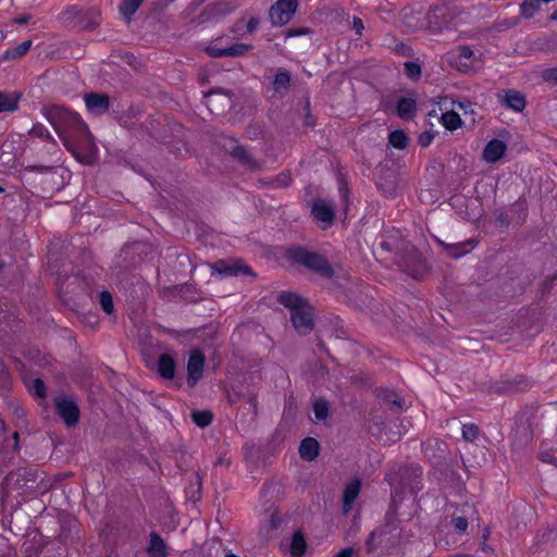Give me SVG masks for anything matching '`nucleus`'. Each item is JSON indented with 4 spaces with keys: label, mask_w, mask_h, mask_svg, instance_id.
Returning <instances> with one entry per match:
<instances>
[{
    "label": "nucleus",
    "mask_w": 557,
    "mask_h": 557,
    "mask_svg": "<svg viewBox=\"0 0 557 557\" xmlns=\"http://www.w3.org/2000/svg\"><path fill=\"white\" fill-rule=\"evenodd\" d=\"M84 101L88 112L96 116L103 115L110 109V98L107 94H85Z\"/></svg>",
    "instance_id": "nucleus-18"
},
{
    "label": "nucleus",
    "mask_w": 557,
    "mask_h": 557,
    "mask_svg": "<svg viewBox=\"0 0 557 557\" xmlns=\"http://www.w3.org/2000/svg\"><path fill=\"white\" fill-rule=\"evenodd\" d=\"M312 33V30L308 27H300V28H289L286 33H285V37L286 38H290V37H296V36H301V35H308Z\"/></svg>",
    "instance_id": "nucleus-61"
},
{
    "label": "nucleus",
    "mask_w": 557,
    "mask_h": 557,
    "mask_svg": "<svg viewBox=\"0 0 557 557\" xmlns=\"http://www.w3.org/2000/svg\"><path fill=\"white\" fill-rule=\"evenodd\" d=\"M506 148L504 141L492 139L486 144L483 150V157L487 162H496L504 156Z\"/></svg>",
    "instance_id": "nucleus-24"
},
{
    "label": "nucleus",
    "mask_w": 557,
    "mask_h": 557,
    "mask_svg": "<svg viewBox=\"0 0 557 557\" xmlns=\"http://www.w3.org/2000/svg\"><path fill=\"white\" fill-rule=\"evenodd\" d=\"M335 557H358V554L352 547L342 549Z\"/></svg>",
    "instance_id": "nucleus-64"
},
{
    "label": "nucleus",
    "mask_w": 557,
    "mask_h": 557,
    "mask_svg": "<svg viewBox=\"0 0 557 557\" xmlns=\"http://www.w3.org/2000/svg\"><path fill=\"white\" fill-rule=\"evenodd\" d=\"M557 425V406H549L541 412L533 411L530 416L522 413L517 424V434L521 436L524 444L533 441L535 431Z\"/></svg>",
    "instance_id": "nucleus-4"
},
{
    "label": "nucleus",
    "mask_w": 557,
    "mask_h": 557,
    "mask_svg": "<svg viewBox=\"0 0 557 557\" xmlns=\"http://www.w3.org/2000/svg\"><path fill=\"white\" fill-rule=\"evenodd\" d=\"M276 301L289 309L290 314L308 304L306 298L294 292H281L276 297Z\"/></svg>",
    "instance_id": "nucleus-20"
},
{
    "label": "nucleus",
    "mask_w": 557,
    "mask_h": 557,
    "mask_svg": "<svg viewBox=\"0 0 557 557\" xmlns=\"http://www.w3.org/2000/svg\"><path fill=\"white\" fill-rule=\"evenodd\" d=\"M457 515L460 517H465V519L469 521H479V511L473 504L463 503L461 505L456 506Z\"/></svg>",
    "instance_id": "nucleus-39"
},
{
    "label": "nucleus",
    "mask_w": 557,
    "mask_h": 557,
    "mask_svg": "<svg viewBox=\"0 0 557 557\" xmlns=\"http://www.w3.org/2000/svg\"><path fill=\"white\" fill-rule=\"evenodd\" d=\"M260 17L259 16H252L249 18V21L246 24V30L248 34H252L258 26L260 25Z\"/></svg>",
    "instance_id": "nucleus-63"
},
{
    "label": "nucleus",
    "mask_w": 557,
    "mask_h": 557,
    "mask_svg": "<svg viewBox=\"0 0 557 557\" xmlns=\"http://www.w3.org/2000/svg\"><path fill=\"white\" fill-rule=\"evenodd\" d=\"M440 245L445 248L449 257L457 259L472 250L474 248L475 242L472 239L456 244H445L440 242Z\"/></svg>",
    "instance_id": "nucleus-27"
},
{
    "label": "nucleus",
    "mask_w": 557,
    "mask_h": 557,
    "mask_svg": "<svg viewBox=\"0 0 557 557\" xmlns=\"http://www.w3.org/2000/svg\"><path fill=\"white\" fill-rule=\"evenodd\" d=\"M191 420L199 428H207L212 423L213 413L211 410H193Z\"/></svg>",
    "instance_id": "nucleus-35"
},
{
    "label": "nucleus",
    "mask_w": 557,
    "mask_h": 557,
    "mask_svg": "<svg viewBox=\"0 0 557 557\" xmlns=\"http://www.w3.org/2000/svg\"><path fill=\"white\" fill-rule=\"evenodd\" d=\"M417 112V101L413 98L401 97L396 104V113L400 119L409 120Z\"/></svg>",
    "instance_id": "nucleus-28"
},
{
    "label": "nucleus",
    "mask_w": 557,
    "mask_h": 557,
    "mask_svg": "<svg viewBox=\"0 0 557 557\" xmlns=\"http://www.w3.org/2000/svg\"><path fill=\"white\" fill-rule=\"evenodd\" d=\"M520 23L519 17H504L494 21L492 29L496 32H506Z\"/></svg>",
    "instance_id": "nucleus-42"
},
{
    "label": "nucleus",
    "mask_w": 557,
    "mask_h": 557,
    "mask_svg": "<svg viewBox=\"0 0 557 557\" xmlns=\"http://www.w3.org/2000/svg\"><path fill=\"white\" fill-rule=\"evenodd\" d=\"M396 262L401 271L413 277L421 280L429 271L425 259L422 253L411 244L408 243Z\"/></svg>",
    "instance_id": "nucleus-5"
},
{
    "label": "nucleus",
    "mask_w": 557,
    "mask_h": 557,
    "mask_svg": "<svg viewBox=\"0 0 557 557\" xmlns=\"http://www.w3.org/2000/svg\"><path fill=\"white\" fill-rule=\"evenodd\" d=\"M375 185L384 195L393 197L395 196L397 188L396 176H376Z\"/></svg>",
    "instance_id": "nucleus-31"
},
{
    "label": "nucleus",
    "mask_w": 557,
    "mask_h": 557,
    "mask_svg": "<svg viewBox=\"0 0 557 557\" xmlns=\"http://www.w3.org/2000/svg\"><path fill=\"white\" fill-rule=\"evenodd\" d=\"M213 8L216 13L226 15L232 13L237 8V4L228 1H221L214 3Z\"/></svg>",
    "instance_id": "nucleus-54"
},
{
    "label": "nucleus",
    "mask_w": 557,
    "mask_h": 557,
    "mask_svg": "<svg viewBox=\"0 0 557 557\" xmlns=\"http://www.w3.org/2000/svg\"><path fill=\"white\" fill-rule=\"evenodd\" d=\"M408 243L399 234H393L381 240L380 247L384 251L394 252L397 259Z\"/></svg>",
    "instance_id": "nucleus-25"
},
{
    "label": "nucleus",
    "mask_w": 557,
    "mask_h": 557,
    "mask_svg": "<svg viewBox=\"0 0 557 557\" xmlns=\"http://www.w3.org/2000/svg\"><path fill=\"white\" fill-rule=\"evenodd\" d=\"M313 412H314L315 419L318 421L325 420L329 417V413H330V405H329V403L325 399H323V398L317 399L313 403Z\"/></svg>",
    "instance_id": "nucleus-43"
},
{
    "label": "nucleus",
    "mask_w": 557,
    "mask_h": 557,
    "mask_svg": "<svg viewBox=\"0 0 557 557\" xmlns=\"http://www.w3.org/2000/svg\"><path fill=\"white\" fill-rule=\"evenodd\" d=\"M379 397H381L386 404L397 407L399 410L403 409L401 401L399 397L393 392V391H382L379 394Z\"/></svg>",
    "instance_id": "nucleus-49"
},
{
    "label": "nucleus",
    "mask_w": 557,
    "mask_h": 557,
    "mask_svg": "<svg viewBox=\"0 0 557 557\" xmlns=\"http://www.w3.org/2000/svg\"><path fill=\"white\" fill-rule=\"evenodd\" d=\"M177 363L173 356L170 354H161L157 361V374L162 380H174L176 374Z\"/></svg>",
    "instance_id": "nucleus-19"
},
{
    "label": "nucleus",
    "mask_w": 557,
    "mask_h": 557,
    "mask_svg": "<svg viewBox=\"0 0 557 557\" xmlns=\"http://www.w3.org/2000/svg\"><path fill=\"white\" fill-rule=\"evenodd\" d=\"M29 392L32 393V395H34L40 399H44L47 397L46 384L39 377H36L33 380L32 384L29 385Z\"/></svg>",
    "instance_id": "nucleus-46"
},
{
    "label": "nucleus",
    "mask_w": 557,
    "mask_h": 557,
    "mask_svg": "<svg viewBox=\"0 0 557 557\" xmlns=\"http://www.w3.org/2000/svg\"><path fill=\"white\" fill-rule=\"evenodd\" d=\"M542 78L548 84L557 85V67L546 69L542 74Z\"/></svg>",
    "instance_id": "nucleus-57"
},
{
    "label": "nucleus",
    "mask_w": 557,
    "mask_h": 557,
    "mask_svg": "<svg viewBox=\"0 0 557 557\" xmlns=\"http://www.w3.org/2000/svg\"><path fill=\"white\" fill-rule=\"evenodd\" d=\"M290 73L284 67H280L272 83L273 90L278 94L286 91L290 86Z\"/></svg>",
    "instance_id": "nucleus-30"
},
{
    "label": "nucleus",
    "mask_w": 557,
    "mask_h": 557,
    "mask_svg": "<svg viewBox=\"0 0 557 557\" xmlns=\"http://www.w3.org/2000/svg\"><path fill=\"white\" fill-rule=\"evenodd\" d=\"M404 72L411 81H419L422 74L421 65L417 62L407 61L404 63Z\"/></svg>",
    "instance_id": "nucleus-44"
},
{
    "label": "nucleus",
    "mask_w": 557,
    "mask_h": 557,
    "mask_svg": "<svg viewBox=\"0 0 557 557\" xmlns=\"http://www.w3.org/2000/svg\"><path fill=\"white\" fill-rule=\"evenodd\" d=\"M284 256L290 264L300 265L323 278H332L335 275L332 264L324 255L304 246L292 245L286 248Z\"/></svg>",
    "instance_id": "nucleus-2"
},
{
    "label": "nucleus",
    "mask_w": 557,
    "mask_h": 557,
    "mask_svg": "<svg viewBox=\"0 0 557 557\" xmlns=\"http://www.w3.org/2000/svg\"><path fill=\"white\" fill-rule=\"evenodd\" d=\"M434 138V135L433 133L429 132V131H424L422 132L419 137H418V144L421 146V147H428L432 140Z\"/></svg>",
    "instance_id": "nucleus-60"
},
{
    "label": "nucleus",
    "mask_w": 557,
    "mask_h": 557,
    "mask_svg": "<svg viewBox=\"0 0 557 557\" xmlns=\"http://www.w3.org/2000/svg\"><path fill=\"white\" fill-rule=\"evenodd\" d=\"M55 412L67 428L75 426L79 421L81 410L77 403L69 396L60 395L54 398Z\"/></svg>",
    "instance_id": "nucleus-9"
},
{
    "label": "nucleus",
    "mask_w": 557,
    "mask_h": 557,
    "mask_svg": "<svg viewBox=\"0 0 557 557\" xmlns=\"http://www.w3.org/2000/svg\"><path fill=\"white\" fill-rule=\"evenodd\" d=\"M422 449L433 468L442 470L448 466L447 444L444 441L437 438L428 440L422 444Z\"/></svg>",
    "instance_id": "nucleus-10"
},
{
    "label": "nucleus",
    "mask_w": 557,
    "mask_h": 557,
    "mask_svg": "<svg viewBox=\"0 0 557 557\" xmlns=\"http://www.w3.org/2000/svg\"><path fill=\"white\" fill-rule=\"evenodd\" d=\"M62 15L64 21L73 26H79V24L83 22L85 17V13L75 5L64 10L62 12Z\"/></svg>",
    "instance_id": "nucleus-36"
},
{
    "label": "nucleus",
    "mask_w": 557,
    "mask_h": 557,
    "mask_svg": "<svg viewBox=\"0 0 557 557\" xmlns=\"http://www.w3.org/2000/svg\"><path fill=\"white\" fill-rule=\"evenodd\" d=\"M360 490V483L357 482L355 485H349L344 492V504L350 505L358 496Z\"/></svg>",
    "instance_id": "nucleus-50"
},
{
    "label": "nucleus",
    "mask_w": 557,
    "mask_h": 557,
    "mask_svg": "<svg viewBox=\"0 0 557 557\" xmlns=\"http://www.w3.org/2000/svg\"><path fill=\"white\" fill-rule=\"evenodd\" d=\"M335 211L336 207L332 201L318 198L311 202V215L323 230L333 225Z\"/></svg>",
    "instance_id": "nucleus-13"
},
{
    "label": "nucleus",
    "mask_w": 557,
    "mask_h": 557,
    "mask_svg": "<svg viewBox=\"0 0 557 557\" xmlns=\"http://www.w3.org/2000/svg\"><path fill=\"white\" fill-rule=\"evenodd\" d=\"M495 393L510 394L519 389L518 385L513 382H502L492 387Z\"/></svg>",
    "instance_id": "nucleus-52"
},
{
    "label": "nucleus",
    "mask_w": 557,
    "mask_h": 557,
    "mask_svg": "<svg viewBox=\"0 0 557 557\" xmlns=\"http://www.w3.org/2000/svg\"><path fill=\"white\" fill-rule=\"evenodd\" d=\"M252 49L250 44H234L230 47H219L215 44L209 45L205 48V52L211 58H224V57H243Z\"/></svg>",
    "instance_id": "nucleus-17"
},
{
    "label": "nucleus",
    "mask_w": 557,
    "mask_h": 557,
    "mask_svg": "<svg viewBox=\"0 0 557 557\" xmlns=\"http://www.w3.org/2000/svg\"><path fill=\"white\" fill-rule=\"evenodd\" d=\"M258 183L262 187L286 188L292 184V176H283L282 178L265 176L260 177Z\"/></svg>",
    "instance_id": "nucleus-33"
},
{
    "label": "nucleus",
    "mask_w": 557,
    "mask_h": 557,
    "mask_svg": "<svg viewBox=\"0 0 557 557\" xmlns=\"http://www.w3.org/2000/svg\"><path fill=\"white\" fill-rule=\"evenodd\" d=\"M149 557H168L169 552L164 540L159 533L152 531L149 534V544L146 548Z\"/></svg>",
    "instance_id": "nucleus-21"
},
{
    "label": "nucleus",
    "mask_w": 557,
    "mask_h": 557,
    "mask_svg": "<svg viewBox=\"0 0 557 557\" xmlns=\"http://www.w3.org/2000/svg\"><path fill=\"white\" fill-rule=\"evenodd\" d=\"M422 469L418 465H406L398 470H389L385 480L393 487L392 498H403L406 492L416 495L421 488Z\"/></svg>",
    "instance_id": "nucleus-3"
},
{
    "label": "nucleus",
    "mask_w": 557,
    "mask_h": 557,
    "mask_svg": "<svg viewBox=\"0 0 557 557\" xmlns=\"http://www.w3.org/2000/svg\"><path fill=\"white\" fill-rule=\"evenodd\" d=\"M21 96L16 91H0V113L17 111Z\"/></svg>",
    "instance_id": "nucleus-26"
},
{
    "label": "nucleus",
    "mask_w": 557,
    "mask_h": 557,
    "mask_svg": "<svg viewBox=\"0 0 557 557\" xmlns=\"http://www.w3.org/2000/svg\"><path fill=\"white\" fill-rule=\"evenodd\" d=\"M395 51L403 57H411L412 55L411 47L404 42L397 44L395 47Z\"/></svg>",
    "instance_id": "nucleus-62"
},
{
    "label": "nucleus",
    "mask_w": 557,
    "mask_h": 557,
    "mask_svg": "<svg viewBox=\"0 0 557 557\" xmlns=\"http://www.w3.org/2000/svg\"><path fill=\"white\" fill-rule=\"evenodd\" d=\"M338 191L342 198V201L345 206H348V197H349V187L348 182L345 176H339L338 178Z\"/></svg>",
    "instance_id": "nucleus-55"
},
{
    "label": "nucleus",
    "mask_w": 557,
    "mask_h": 557,
    "mask_svg": "<svg viewBox=\"0 0 557 557\" xmlns=\"http://www.w3.org/2000/svg\"><path fill=\"white\" fill-rule=\"evenodd\" d=\"M32 45H33L32 40H25V41L18 44L17 46H15L14 48H12L15 58L17 59V58L25 55L28 52V50L30 49Z\"/></svg>",
    "instance_id": "nucleus-56"
},
{
    "label": "nucleus",
    "mask_w": 557,
    "mask_h": 557,
    "mask_svg": "<svg viewBox=\"0 0 557 557\" xmlns=\"http://www.w3.org/2000/svg\"><path fill=\"white\" fill-rule=\"evenodd\" d=\"M539 458L541 461L554 465L557 468V458L554 456L552 450L541 451L539 454Z\"/></svg>",
    "instance_id": "nucleus-59"
},
{
    "label": "nucleus",
    "mask_w": 557,
    "mask_h": 557,
    "mask_svg": "<svg viewBox=\"0 0 557 557\" xmlns=\"http://www.w3.org/2000/svg\"><path fill=\"white\" fill-rule=\"evenodd\" d=\"M13 383L9 368L0 360V389L8 391Z\"/></svg>",
    "instance_id": "nucleus-45"
},
{
    "label": "nucleus",
    "mask_w": 557,
    "mask_h": 557,
    "mask_svg": "<svg viewBox=\"0 0 557 557\" xmlns=\"http://www.w3.org/2000/svg\"><path fill=\"white\" fill-rule=\"evenodd\" d=\"M388 143L396 149H406L408 146V135L403 129H395L389 133Z\"/></svg>",
    "instance_id": "nucleus-37"
},
{
    "label": "nucleus",
    "mask_w": 557,
    "mask_h": 557,
    "mask_svg": "<svg viewBox=\"0 0 557 557\" xmlns=\"http://www.w3.org/2000/svg\"><path fill=\"white\" fill-rule=\"evenodd\" d=\"M212 274H219L223 276H238L239 274L256 276L250 267L245 264L240 259L234 260H218L213 263H209Z\"/></svg>",
    "instance_id": "nucleus-12"
},
{
    "label": "nucleus",
    "mask_w": 557,
    "mask_h": 557,
    "mask_svg": "<svg viewBox=\"0 0 557 557\" xmlns=\"http://www.w3.org/2000/svg\"><path fill=\"white\" fill-rule=\"evenodd\" d=\"M479 426L474 423L462 425V438L467 442H473L479 436Z\"/></svg>",
    "instance_id": "nucleus-48"
},
{
    "label": "nucleus",
    "mask_w": 557,
    "mask_h": 557,
    "mask_svg": "<svg viewBox=\"0 0 557 557\" xmlns=\"http://www.w3.org/2000/svg\"><path fill=\"white\" fill-rule=\"evenodd\" d=\"M451 523L456 532L463 533L468 529L469 520L465 519V517H460L457 512H454L451 516Z\"/></svg>",
    "instance_id": "nucleus-51"
},
{
    "label": "nucleus",
    "mask_w": 557,
    "mask_h": 557,
    "mask_svg": "<svg viewBox=\"0 0 557 557\" xmlns=\"http://www.w3.org/2000/svg\"><path fill=\"white\" fill-rule=\"evenodd\" d=\"M234 92L221 87L203 91L205 104L213 114H223L233 107Z\"/></svg>",
    "instance_id": "nucleus-7"
},
{
    "label": "nucleus",
    "mask_w": 557,
    "mask_h": 557,
    "mask_svg": "<svg viewBox=\"0 0 557 557\" xmlns=\"http://www.w3.org/2000/svg\"><path fill=\"white\" fill-rule=\"evenodd\" d=\"M42 113L62 139L64 146L73 152L76 160L83 164H92L96 160L94 151L81 152L71 144L72 138L90 139V132L81 115L63 106L51 104L42 109Z\"/></svg>",
    "instance_id": "nucleus-1"
},
{
    "label": "nucleus",
    "mask_w": 557,
    "mask_h": 557,
    "mask_svg": "<svg viewBox=\"0 0 557 557\" xmlns=\"http://www.w3.org/2000/svg\"><path fill=\"white\" fill-rule=\"evenodd\" d=\"M528 203L524 198H519L507 208L494 212L496 223L499 227L521 226L528 218Z\"/></svg>",
    "instance_id": "nucleus-6"
},
{
    "label": "nucleus",
    "mask_w": 557,
    "mask_h": 557,
    "mask_svg": "<svg viewBox=\"0 0 557 557\" xmlns=\"http://www.w3.org/2000/svg\"><path fill=\"white\" fill-rule=\"evenodd\" d=\"M441 122L444 125V127L450 132L456 131L462 125V120L460 115L454 110L444 112L441 116Z\"/></svg>",
    "instance_id": "nucleus-34"
},
{
    "label": "nucleus",
    "mask_w": 557,
    "mask_h": 557,
    "mask_svg": "<svg viewBox=\"0 0 557 557\" xmlns=\"http://www.w3.org/2000/svg\"><path fill=\"white\" fill-rule=\"evenodd\" d=\"M288 550L292 557H302L307 550V542L301 531H296L288 544Z\"/></svg>",
    "instance_id": "nucleus-29"
},
{
    "label": "nucleus",
    "mask_w": 557,
    "mask_h": 557,
    "mask_svg": "<svg viewBox=\"0 0 557 557\" xmlns=\"http://www.w3.org/2000/svg\"><path fill=\"white\" fill-rule=\"evenodd\" d=\"M29 134L32 136L38 137V138H46L48 140H53L52 136L48 132V129L45 127V125L40 123H36L33 125L32 129L29 131Z\"/></svg>",
    "instance_id": "nucleus-53"
},
{
    "label": "nucleus",
    "mask_w": 557,
    "mask_h": 557,
    "mask_svg": "<svg viewBox=\"0 0 557 557\" xmlns=\"http://www.w3.org/2000/svg\"><path fill=\"white\" fill-rule=\"evenodd\" d=\"M223 147L234 160L239 162L249 171L260 170L259 162L251 156V153L242 145L237 144V140L233 137L225 138Z\"/></svg>",
    "instance_id": "nucleus-14"
},
{
    "label": "nucleus",
    "mask_w": 557,
    "mask_h": 557,
    "mask_svg": "<svg viewBox=\"0 0 557 557\" xmlns=\"http://www.w3.org/2000/svg\"><path fill=\"white\" fill-rule=\"evenodd\" d=\"M99 302L106 313H112L114 309L112 295L108 290H102L99 294Z\"/></svg>",
    "instance_id": "nucleus-47"
},
{
    "label": "nucleus",
    "mask_w": 557,
    "mask_h": 557,
    "mask_svg": "<svg viewBox=\"0 0 557 557\" xmlns=\"http://www.w3.org/2000/svg\"><path fill=\"white\" fill-rule=\"evenodd\" d=\"M38 471L33 468H20L4 478V485L13 484L16 488L33 491L38 487Z\"/></svg>",
    "instance_id": "nucleus-8"
},
{
    "label": "nucleus",
    "mask_w": 557,
    "mask_h": 557,
    "mask_svg": "<svg viewBox=\"0 0 557 557\" xmlns=\"http://www.w3.org/2000/svg\"><path fill=\"white\" fill-rule=\"evenodd\" d=\"M385 535L384 533H381L379 529L372 531L367 540H366V549L367 553L371 554L374 553L377 547L382 544V536Z\"/></svg>",
    "instance_id": "nucleus-41"
},
{
    "label": "nucleus",
    "mask_w": 557,
    "mask_h": 557,
    "mask_svg": "<svg viewBox=\"0 0 557 557\" xmlns=\"http://www.w3.org/2000/svg\"><path fill=\"white\" fill-rule=\"evenodd\" d=\"M394 502L395 500L393 499L389 510L385 515V523L381 528H379L381 533H384L385 535L391 534L394 531H397L398 529L399 521L397 519L396 509L393 508Z\"/></svg>",
    "instance_id": "nucleus-32"
},
{
    "label": "nucleus",
    "mask_w": 557,
    "mask_h": 557,
    "mask_svg": "<svg viewBox=\"0 0 557 557\" xmlns=\"http://www.w3.org/2000/svg\"><path fill=\"white\" fill-rule=\"evenodd\" d=\"M540 0H523L520 4V13L524 18H532L534 14L540 10Z\"/></svg>",
    "instance_id": "nucleus-40"
},
{
    "label": "nucleus",
    "mask_w": 557,
    "mask_h": 557,
    "mask_svg": "<svg viewBox=\"0 0 557 557\" xmlns=\"http://www.w3.org/2000/svg\"><path fill=\"white\" fill-rule=\"evenodd\" d=\"M206 356L199 348H194L189 352L187 361L186 382L189 388H194L203 375Z\"/></svg>",
    "instance_id": "nucleus-15"
},
{
    "label": "nucleus",
    "mask_w": 557,
    "mask_h": 557,
    "mask_svg": "<svg viewBox=\"0 0 557 557\" xmlns=\"http://www.w3.org/2000/svg\"><path fill=\"white\" fill-rule=\"evenodd\" d=\"M298 0H277L269 10V18L273 26L287 24L296 13Z\"/></svg>",
    "instance_id": "nucleus-11"
},
{
    "label": "nucleus",
    "mask_w": 557,
    "mask_h": 557,
    "mask_svg": "<svg viewBox=\"0 0 557 557\" xmlns=\"http://www.w3.org/2000/svg\"><path fill=\"white\" fill-rule=\"evenodd\" d=\"M557 281V274L548 275L541 284V292L543 294L549 293L555 286Z\"/></svg>",
    "instance_id": "nucleus-58"
},
{
    "label": "nucleus",
    "mask_w": 557,
    "mask_h": 557,
    "mask_svg": "<svg viewBox=\"0 0 557 557\" xmlns=\"http://www.w3.org/2000/svg\"><path fill=\"white\" fill-rule=\"evenodd\" d=\"M290 321L299 335L310 334L314 329L313 307L308 302L290 314Z\"/></svg>",
    "instance_id": "nucleus-16"
},
{
    "label": "nucleus",
    "mask_w": 557,
    "mask_h": 557,
    "mask_svg": "<svg viewBox=\"0 0 557 557\" xmlns=\"http://www.w3.org/2000/svg\"><path fill=\"white\" fill-rule=\"evenodd\" d=\"M299 456L302 460L313 461L320 453V444L313 437H306L299 445Z\"/></svg>",
    "instance_id": "nucleus-22"
},
{
    "label": "nucleus",
    "mask_w": 557,
    "mask_h": 557,
    "mask_svg": "<svg viewBox=\"0 0 557 557\" xmlns=\"http://www.w3.org/2000/svg\"><path fill=\"white\" fill-rule=\"evenodd\" d=\"M144 1L145 0H123L120 5L121 14L126 21H131Z\"/></svg>",
    "instance_id": "nucleus-38"
},
{
    "label": "nucleus",
    "mask_w": 557,
    "mask_h": 557,
    "mask_svg": "<svg viewBox=\"0 0 557 557\" xmlns=\"http://www.w3.org/2000/svg\"><path fill=\"white\" fill-rule=\"evenodd\" d=\"M503 104L516 112H521L525 108V97L516 89L505 90Z\"/></svg>",
    "instance_id": "nucleus-23"
}]
</instances>
